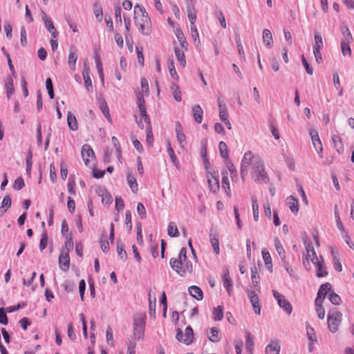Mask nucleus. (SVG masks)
<instances>
[{"instance_id": "f257e3e1", "label": "nucleus", "mask_w": 354, "mask_h": 354, "mask_svg": "<svg viewBox=\"0 0 354 354\" xmlns=\"http://www.w3.org/2000/svg\"><path fill=\"white\" fill-rule=\"evenodd\" d=\"M169 263L171 268L182 277L191 274L193 271V266L188 259L185 248H181L178 258H171Z\"/></svg>"}, {"instance_id": "f03ea898", "label": "nucleus", "mask_w": 354, "mask_h": 354, "mask_svg": "<svg viewBox=\"0 0 354 354\" xmlns=\"http://www.w3.org/2000/svg\"><path fill=\"white\" fill-rule=\"evenodd\" d=\"M134 21L142 35H149L151 33V19L145 8L138 4L134 6Z\"/></svg>"}, {"instance_id": "7ed1b4c3", "label": "nucleus", "mask_w": 354, "mask_h": 354, "mask_svg": "<svg viewBox=\"0 0 354 354\" xmlns=\"http://www.w3.org/2000/svg\"><path fill=\"white\" fill-rule=\"evenodd\" d=\"M251 176L258 183H267L269 180L263 161L260 158H257L253 167H252Z\"/></svg>"}, {"instance_id": "20e7f679", "label": "nucleus", "mask_w": 354, "mask_h": 354, "mask_svg": "<svg viewBox=\"0 0 354 354\" xmlns=\"http://www.w3.org/2000/svg\"><path fill=\"white\" fill-rule=\"evenodd\" d=\"M304 245L306 248V253L303 256V264L306 269L310 270L311 268L310 262L313 263L318 261L316 252L312 243L308 240H304Z\"/></svg>"}, {"instance_id": "39448f33", "label": "nucleus", "mask_w": 354, "mask_h": 354, "mask_svg": "<svg viewBox=\"0 0 354 354\" xmlns=\"http://www.w3.org/2000/svg\"><path fill=\"white\" fill-rule=\"evenodd\" d=\"M257 158V157H255L250 151H248L244 153L241 163V175L242 179H244L245 176H247L250 166L253 167Z\"/></svg>"}, {"instance_id": "423d86ee", "label": "nucleus", "mask_w": 354, "mask_h": 354, "mask_svg": "<svg viewBox=\"0 0 354 354\" xmlns=\"http://www.w3.org/2000/svg\"><path fill=\"white\" fill-rule=\"evenodd\" d=\"M145 315H140L134 319L133 336L135 339H140L145 336Z\"/></svg>"}, {"instance_id": "0eeeda50", "label": "nucleus", "mask_w": 354, "mask_h": 354, "mask_svg": "<svg viewBox=\"0 0 354 354\" xmlns=\"http://www.w3.org/2000/svg\"><path fill=\"white\" fill-rule=\"evenodd\" d=\"M81 153L85 165L92 167L95 161V156L91 147L87 144L84 145L82 147Z\"/></svg>"}, {"instance_id": "6e6552de", "label": "nucleus", "mask_w": 354, "mask_h": 354, "mask_svg": "<svg viewBox=\"0 0 354 354\" xmlns=\"http://www.w3.org/2000/svg\"><path fill=\"white\" fill-rule=\"evenodd\" d=\"M342 313L339 311L333 312L328 315V326L332 333H335L342 321Z\"/></svg>"}, {"instance_id": "1a4fd4ad", "label": "nucleus", "mask_w": 354, "mask_h": 354, "mask_svg": "<svg viewBox=\"0 0 354 354\" xmlns=\"http://www.w3.org/2000/svg\"><path fill=\"white\" fill-rule=\"evenodd\" d=\"M176 339L187 345L190 344L193 342L194 340V332L191 326H187L185 328V333H183L182 331L178 328L177 330L176 333Z\"/></svg>"}, {"instance_id": "9d476101", "label": "nucleus", "mask_w": 354, "mask_h": 354, "mask_svg": "<svg viewBox=\"0 0 354 354\" xmlns=\"http://www.w3.org/2000/svg\"><path fill=\"white\" fill-rule=\"evenodd\" d=\"M207 178L209 191L214 194H216L220 189L218 174L215 171H208Z\"/></svg>"}, {"instance_id": "9b49d317", "label": "nucleus", "mask_w": 354, "mask_h": 354, "mask_svg": "<svg viewBox=\"0 0 354 354\" xmlns=\"http://www.w3.org/2000/svg\"><path fill=\"white\" fill-rule=\"evenodd\" d=\"M273 296L277 301L279 306L283 309V310L290 315L292 313V307L290 303L285 298V297L278 292L277 290H272Z\"/></svg>"}, {"instance_id": "f8f14e48", "label": "nucleus", "mask_w": 354, "mask_h": 354, "mask_svg": "<svg viewBox=\"0 0 354 354\" xmlns=\"http://www.w3.org/2000/svg\"><path fill=\"white\" fill-rule=\"evenodd\" d=\"M309 134L312 140V143L316 151L318 153L320 158L323 157V145L319 138V133L317 130L310 129L309 130Z\"/></svg>"}, {"instance_id": "ddd939ff", "label": "nucleus", "mask_w": 354, "mask_h": 354, "mask_svg": "<svg viewBox=\"0 0 354 354\" xmlns=\"http://www.w3.org/2000/svg\"><path fill=\"white\" fill-rule=\"evenodd\" d=\"M41 17L48 32L51 34L52 37L54 39H57L59 33L55 27L54 26L51 19L48 17L44 12H42Z\"/></svg>"}, {"instance_id": "4468645a", "label": "nucleus", "mask_w": 354, "mask_h": 354, "mask_svg": "<svg viewBox=\"0 0 354 354\" xmlns=\"http://www.w3.org/2000/svg\"><path fill=\"white\" fill-rule=\"evenodd\" d=\"M59 266L62 270L66 272L69 269L70 257L68 250L62 251L59 257Z\"/></svg>"}, {"instance_id": "2eb2a0df", "label": "nucleus", "mask_w": 354, "mask_h": 354, "mask_svg": "<svg viewBox=\"0 0 354 354\" xmlns=\"http://www.w3.org/2000/svg\"><path fill=\"white\" fill-rule=\"evenodd\" d=\"M248 295L254 313L259 315L261 313V305L257 295L254 291H250Z\"/></svg>"}, {"instance_id": "dca6fc26", "label": "nucleus", "mask_w": 354, "mask_h": 354, "mask_svg": "<svg viewBox=\"0 0 354 354\" xmlns=\"http://www.w3.org/2000/svg\"><path fill=\"white\" fill-rule=\"evenodd\" d=\"M82 77L84 82L85 86L88 92H93L92 81L90 77L89 68L85 64L82 70Z\"/></svg>"}, {"instance_id": "f3484780", "label": "nucleus", "mask_w": 354, "mask_h": 354, "mask_svg": "<svg viewBox=\"0 0 354 354\" xmlns=\"http://www.w3.org/2000/svg\"><path fill=\"white\" fill-rule=\"evenodd\" d=\"M187 50V46L185 48H183L182 46L176 47L174 48V53L176 57L179 62V64L185 68L186 66V59L185 55V51Z\"/></svg>"}, {"instance_id": "a211bd4d", "label": "nucleus", "mask_w": 354, "mask_h": 354, "mask_svg": "<svg viewBox=\"0 0 354 354\" xmlns=\"http://www.w3.org/2000/svg\"><path fill=\"white\" fill-rule=\"evenodd\" d=\"M138 106L140 112V115L145 122H148L149 118L147 114V109L145 106V101L143 96L141 95H138Z\"/></svg>"}, {"instance_id": "6ab92c4d", "label": "nucleus", "mask_w": 354, "mask_h": 354, "mask_svg": "<svg viewBox=\"0 0 354 354\" xmlns=\"http://www.w3.org/2000/svg\"><path fill=\"white\" fill-rule=\"evenodd\" d=\"M175 130H176L177 140H178L179 145H180L181 148L183 149L185 147V146L186 145L187 142H186L185 135L183 133V129L182 125L178 122L176 124Z\"/></svg>"}, {"instance_id": "aec40b11", "label": "nucleus", "mask_w": 354, "mask_h": 354, "mask_svg": "<svg viewBox=\"0 0 354 354\" xmlns=\"http://www.w3.org/2000/svg\"><path fill=\"white\" fill-rule=\"evenodd\" d=\"M286 203L293 214H297L298 213L299 205L298 200L295 197L292 196H288L286 198Z\"/></svg>"}, {"instance_id": "412c9836", "label": "nucleus", "mask_w": 354, "mask_h": 354, "mask_svg": "<svg viewBox=\"0 0 354 354\" xmlns=\"http://www.w3.org/2000/svg\"><path fill=\"white\" fill-rule=\"evenodd\" d=\"M5 88L6 90L7 98L10 100L15 93L13 80L10 76H7L5 79Z\"/></svg>"}, {"instance_id": "4be33fe9", "label": "nucleus", "mask_w": 354, "mask_h": 354, "mask_svg": "<svg viewBox=\"0 0 354 354\" xmlns=\"http://www.w3.org/2000/svg\"><path fill=\"white\" fill-rule=\"evenodd\" d=\"M127 180L129 186L130 187L131 191L136 194L138 190V185L137 183V180L134 175L132 174L131 171H128L127 176Z\"/></svg>"}, {"instance_id": "5701e85b", "label": "nucleus", "mask_w": 354, "mask_h": 354, "mask_svg": "<svg viewBox=\"0 0 354 354\" xmlns=\"http://www.w3.org/2000/svg\"><path fill=\"white\" fill-rule=\"evenodd\" d=\"M222 175V187L226 194L230 197L231 196V189L230 186V180L228 178L227 171L223 170L221 172Z\"/></svg>"}, {"instance_id": "b1692460", "label": "nucleus", "mask_w": 354, "mask_h": 354, "mask_svg": "<svg viewBox=\"0 0 354 354\" xmlns=\"http://www.w3.org/2000/svg\"><path fill=\"white\" fill-rule=\"evenodd\" d=\"M218 103L221 120H227V118H229V115L225 103L220 97L218 99Z\"/></svg>"}, {"instance_id": "393cba45", "label": "nucleus", "mask_w": 354, "mask_h": 354, "mask_svg": "<svg viewBox=\"0 0 354 354\" xmlns=\"http://www.w3.org/2000/svg\"><path fill=\"white\" fill-rule=\"evenodd\" d=\"M203 111L200 105H195L192 107V115L194 120L198 123L201 124L203 121Z\"/></svg>"}, {"instance_id": "a878e982", "label": "nucleus", "mask_w": 354, "mask_h": 354, "mask_svg": "<svg viewBox=\"0 0 354 354\" xmlns=\"http://www.w3.org/2000/svg\"><path fill=\"white\" fill-rule=\"evenodd\" d=\"M316 267L317 276L318 277H324L328 274V272L326 270V268L324 264L323 261H317L314 263Z\"/></svg>"}, {"instance_id": "bb28decb", "label": "nucleus", "mask_w": 354, "mask_h": 354, "mask_svg": "<svg viewBox=\"0 0 354 354\" xmlns=\"http://www.w3.org/2000/svg\"><path fill=\"white\" fill-rule=\"evenodd\" d=\"M280 348L281 347L279 342L272 341L266 347V353L279 354Z\"/></svg>"}, {"instance_id": "cd10ccee", "label": "nucleus", "mask_w": 354, "mask_h": 354, "mask_svg": "<svg viewBox=\"0 0 354 354\" xmlns=\"http://www.w3.org/2000/svg\"><path fill=\"white\" fill-rule=\"evenodd\" d=\"M189 292L194 298L198 301H201L203 298V293L202 290L196 286H190L189 288Z\"/></svg>"}, {"instance_id": "c85d7f7f", "label": "nucleus", "mask_w": 354, "mask_h": 354, "mask_svg": "<svg viewBox=\"0 0 354 354\" xmlns=\"http://www.w3.org/2000/svg\"><path fill=\"white\" fill-rule=\"evenodd\" d=\"M223 286L227 290L228 295H231L232 291V280L229 274V272L227 271L223 276Z\"/></svg>"}, {"instance_id": "c756f323", "label": "nucleus", "mask_w": 354, "mask_h": 354, "mask_svg": "<svg viewBox=\"0 0 354 354\" xmlns=\"http://www.w3.org/2000/svg\"><path fill=\"white\" fill-rule=\"evenodd\" d=\"M263 41L265 45L270 48L272 44V35L268 29H264L263 31Z\"/></svg>"}, {"instance_id": "7c9ffc66", "label": "nucleus", "mask_w": 354, "mask_h": 354, "mask_svg": "<svg viewBox=\"0 0 354 354\" xmlns=\"http://www.w3.org/2000/svg\"><path fill=\"white\" fill-rule=\"evenodd\" d=\"M67 122L69 128L72 131H76L78 129L77 121L75 116L71 112L67 115Z\"/></svg>"}, {"instance_id": "2f4dec72", "label": "nucleus", "mask_w": 354, "mask_h": 354, "mask_svg": "<svg viewBox=\"0 0 354 354\" xmlns=\"http://www.w3.org/2000/svg\"><path fill=\"white\" fill-rule=\"evenodd\" d=\"M262 256L267 268L272 272V258L269 252L266 249L262 250Z\"/></svg>"}, {"instance_id": "473e14b6", "label": "nucleus", "mask_w": 354, "mask_h": 354, "mask_svg": "<svg viewBox=\"0 0 354 354\" xmlns=\"http://www.w3.org/2000/svg\"><path fill=\"white\" fill-rule=\"evenodd\" d=\"M167 151L174 165L176 167H178V165H179L178 160L176 156L174 151L171 147V144L169 140L167 142Z\"/></svg>"}, {"instance_id": "72a5a7b5", "label": "nucleus", "mask_w": 354, "mask_h": 354, "mask_svg": "<svg viewBox=\"0 0 354 354\" xmlns=\"http://www.w3.org/2000/svg\"><path fill=\"white\" fill-rule=\"evenodd\" d=\"M250 271H251V279H252V281L253 284L255 286H259V284L260 282V277L258 274L257 268L256 267L255 265H254L252 267H251Z\"/></svg>"}, {"instance_id": "f704fd0d", "label": "nucleus", "mask_w": 354, "mask_h": 354, "mask_svg": "<svg viewBox=\"0 0 354 354\" xmlns=\"http://www.w3.org/2000/svg\"><path fill=\"white\" fill-rule=\"evenodd\" d=\"M167 233L171 237H177L179 235L178 227L174 222H170L169 223Z\"/></svg>"}, {"instance_id": "c9c22d12", "label": "nucleus", "mask_w": 354, "mask_h": 354, "mask_svg": "<svg viewBox=\"0 0 354 354\" xmlns=\"http://www.w3.org/2000/svg\"><path fill=\"white\" fill-rule=\"evenodd\" d=\"M252 207L254 219L255 221H258L259 219V206L257 199L255 198H252Z\"/></svg>"}, {"instance_id": "e433bc0d", "label": "nucleus", "mask_w": 354, "mask_h": 354, "mask_svg": "<svg viewBox=\"0 0 354 354\" xmlns=\"http://www.w3.org/2000/svg\"><path fill=\"white\" fill-rule=\"evenodd\" d=\"M209 339L212 342H218L220 341L221 337L219 336V330L214 327L210 329V332L208 334Z\"/></svg>"}, {"instance_id": "4c0bfd02", "label": "nucleus", "mask_w": 354, "mask_h": 354, "mask_svg": "<svg viewBox=\"0 0 354 354\" xmlns=\"http://www.w3.org/2000/svg\"><path fill=\"white\" fill-rule=\"evenodd\" d=\"M218 149H219L221 156L226 160H228L229 153H228V149H227V146L226 143L223 141H221L218 144Z\"/></svg>"}, {"instance_id": "58836bf2", "label": "nucleus", "mask_w": 354, "mask_h": 354, "mask_svg": "<svg viewBox=\"0 0 354 354\" xmlns=\"http://www.w3.org/2000/svg\"><path fill=\"white\" fill-rule=\"evenodd\" d=\"M167 65H168V69H169L171 77L174 80H178L179 77L176 71L175 66H174V62L173 61V59H169L168 60Z\"/></svg>"}, {"instance_id": "ea45409f", "label": "nucleus", "mask_w": 354, "mask_h": 354, "mask_svg": "<svg viewBox=\"0 0 354 354\" xmlns=\"http://www.w3.org/2000/svg\"><path fill=\"white\" fill-rule=\"evenodd\" d=\"M173 97L177 102H180L182 100L181 91L179 86L176 84H172L171 86Z\"/></svg>"}, {"instance_id": "a19ab883", "label": "nucleus", "mask_w": 354, "mask_h": 354, "mask_svg": "<svg viewBox=\"0 0 354 354\" xmlns=\"http://www.w3.org/2000/svg\"><path fill=\"white\" fill-rule=\"evenodd\" d=\"M223 317V307L218 306L213 310V319L215 321H221Z\"/></svg>"}, {"instance_id": "79ce46f5", "label": "nucleus", "mask_w": 354, "mask_h": 354, "mask_svg": "<svg viewBox=\"0 0 354 354\" xmlns=\"http://www.w3.org/2000/svg\"><path fill=\"white\" fill-rule=\"evenodd\" d=\"M342 33L344 36V42H352L353 41V36L350 32L348 26H344L341 28Z\"/></svg>"}, {"instance_id": "37998d69", "label": "nucleus", "mask_w": 354, "mask_h": 354, "mask_svg": "<svg viewBox=\"0 0 354 354\" xmlns=\"http://www.w3.org/2000/svg\"><path fill=\"white\" fill-rule=\"evenodd\" d=\"M306 333L308 339L312 342H317V336L314 328L309 324L306 325Z\"/></svg>"}, {"instance_id": "c03bdc74", "label": "nucleus", "mask_w": 354, "mask_h": 354, "mask_svg": "<svg viewBox=\"0 0 354 354\" xmlns=\"http://www.w3.org/2000/svg\"><path fill=\"white\" fill-rule=\"evenodd\" d=\"M77 59V56L75 50L71 49L68 55V65L72 68V69H75V66Z\"/></svg>"}, {"instance_id": "a18cd8bd", "label": "nucleus", "mask_w": 354, "mask_h": 354, "mask_svg": "<svg viewBox=\"0 0 354 354\" xmlns=\"http://www.w3.org/2000/svg\"><path fill=\"white\" fill-rule=\"evenodd\" d=\"M331 288H332V286L330 283H324L320 286L317 295L323 297V298H325L327 293L330 290Z\"/></svg>"}, {"instance_id": "49530a36", "label": "nucleus", "mask_w": 354, "mask_h": 354, "mask_svg": "<svg viewBox=\"0 0 354 354\" xmlns=\"http://www.w3.org/2000/svg\"><path fill=\"white\" fill-rule=\"evenodd\" d=\"M117 252L122 260H126L127 257V252L124 248V245L120 241H117Z\"/></svg>"}, {"instance_id": "de8ad7c7", "label": "nucleus", "mask_w": 354, "mask_h": 354, "mask_svg": "<svg viewBox=\"0 0 354 354\" xmlns=\"http://www.w3.org/2000/svg\"><path fill=\"white\" fill-rule=\"evenodd\" d=\"M101 249L104 252H106L109 250V243L106 234H102L100 240Z\"/></svg>"}, {"instance_id": "09e8293b", "label": "nucleus", "mask_w": 354, "mask_h": 354, "mask_svg": "<svg viewBox=\"0 0 354 354\" xmlns=\"http://www.w3.org/2000/svg\"><path fill=\"white\" fill-rule=\"evenodd\" d=\"M274 247H275V249H276L277 253L279 254V255L281 258H284L285 257V250H284L283 245H282L281 241H279V239H274Z\"/></svg>"}, {"instance_id": "8fccbe9b", "label": "nucleus", "mask_w": 354, "mask_h": 354, "mask_svg": "<svg viewBox=\"0 0 354 354\" xmlns=\"http://www.w3.org/2000/svg\"><path fill=\"white\" fill-rule=\"evenodd\" d=\"M323 47V40L321 35L316 34L315 35V44L313 45V50H321Z\"/></svg>"}, {"instance_id": "3c124183", "label": "nucleus", "mask_w": 354, "mask_h": 354, "mask_svg": "<svg viewBox=\"0 0 354 354\" xmlns=\"http://www.w3.org/2000/svg\"><path fill=\"white\" fill-rule=\"evenodd\" d=\"M11 206V198L9 196H4L1 207H0V212H5L8 208Z\"/></svg>"}, {"instance_id": "603ef678", "label": "nucleus", "mask_w": 354, "mask_h": 354, "mask_svg": "<svg viewBox=\"0 0 354 354\" xmlns=\"http://www.w3.org/2000/svg\"><path fill=\"white\" fill-rule=\"evenodd\" d=\"M332 140L334 147L337 149V151H339V150L343 149L342 139L338 135H333L332 136Z\"/></svg>"}, {"instance_id": "864d4df0", "label": "nucleus", "mask_w": 354, "mask_h": 354, "mask_svg": "<svg viewBox=\"0 0 354 354\" xmlns=\"http://www.w3.org/2000/svg\"><path fill=\"white\" fill-rule=\"evenodd\" d=\"M210 243L212 245V247L214 250V252L216 253V254H220V248H219V240L218 238L216 236L212 237L210 239Z\"/></svg>"}, {"instance_id": "5fc2aeb1", "label": "nucleus", "mask_w": 354, "mask_h": 354, "mask_svg": "<svg viewBox=\"0 0 354 354\" xmlns=\"http://www.w3.org/2000/svg\"><path fill=\"white\" fill-rule=\"evenodd\" d=\"M328 299L334 305H339L342 302L341 297L334 292L329 294Z\"/></svg>"}, {"instance_id": "6e6d98bb", "label": "nucleus", "mask_w": 354, "mask_h": 354, "mask_svg": "<svg viewBox=\"0 0 354 354\" xmlns=\"http://www.w3.org/2000/svg\"><path fill=\"white\" fill-rule=\"evenodd\" d=\"M191 35L194 43L200 44L199 34L196 25H191Z\"/></svg>"}, {"instance_id": "4d7b16f0", "label": "nucleus", "mask_w": 354, "mask_h": 354, "mask_svg": "<svg viewBox=\"0 0 354 354\" xmlns=\"http://www.w3.org/2000/svg\"><path fill=\"white\" fill-rule=\"evenodd\" d=\"M350 43L351 42H344V41H342V43H341L342 53L343 55H344V56H346V55L351 56V55Z\"/></svg>"}, {"instance_id": "13d9d810", "label": "nucleus", "mask_w": 354, "mask_h": 354, "mask_svg": "<svg viewBox=\"0 0 354 354\" xmlns=\"http://www.w3.org/2000/svg\"><path fill=\"white\" fill-rule=\"evenodd\" d=\"M332 256L333 259L334 268L335 270L341 272L342 270V264L340 263L339 259L337 258V253L334 250H332Z\"/></svg>"}, {"instance_id": "bf43d9fd", "label": "nucleus", "mask_w": 354, "mask_h": 354, "mask_svg": "<svg viewBox=\"0 0 354 354\" xmlns=\"http://www.w3.org/2000/svg\"><path fill=\"white\" fill-rule=\"evenodd\" d=\"M100 106V109H101L102 112L103 113L104 115L105 116V118L108 120H111V115L109 113V109L108 105L106 103V102H104V101L101 102Z\"/></svg>"}, {"instance_id": "052dcab7", "label": "nucleus", "mask_w": 354, "mask_h": 354, "mask_svg": "<svg viewBox=\"0 0 354 354\" xmlns=\"http://www.w3.org/2000/svg\"><path fill=\"white\" fill-rule=\"evenodd\" d=\"M176 35L180 44V46H182L183 48H185V46H187V44L183 32L180 30H177L176 32Z\"/></svg>"}, {"instance_id": "680f3d73", "label": "nucleus", "mask_w": 354, "mask_h": 354, "mask_svg": "<svg viewBox=\"0 0 354 354\" xmlns=\"http://www.w3.org/2000/svg\"><path fill=\"white\" fill-rule=\"evenodd\" d=\"M146 123V128H147V142H149L150 145H151L153 142V135H152V131L150 124V120H149L148 122Z\"/></svg>"}, {"instance_id": "e2e57ef3", "label": "nucleus", "mask_w": 354, "mask_h": 354, "mask_svg": "<svg viewBox=\"0 0 354 354\" xmlns=\"http://www.w3.org/2000/svg\"><path fill=\"white\" fill-rule=\"evenodd\" d=\"M94 15L97 21L101 22L103 18V11L100 6H95Z\"/></svg>"}, {"instance_id": "0e129e2a", "label": "nucleus", "mask_w": 354, "mask_h": 354, "mask_svg": "<svg viewBox=\"0 0 354 354\" xmlns=\"http://www.w3.org/2000/svg\"><path fill=\"white\" fill-rule=\"evenodd\" d=\"M125 223L126 227L129 231L132 229L131 213L130 210H127L125 213Z\"/></svg>"}, {"instance_id": "69168bd1", "label": "nucleus", "mask_w": 354, "mask_h": 354, "mask_svg": "<svg viewBox=\"0 0 354 354\" xmlns=\"http://www.w3.org/2000/svg\"><path fill=\"white\" fill-rule=\"evenodd\" d=\"M335 221H336V223H337V227L342 232H343V233L346 232L345 230H344V225H343L342 222L341 221L339 213L336 209L335 210Z\"/></svg>"}, {"instance_id": "338daca9", "label": "nucleus", "mask_w": 354, "mask_h": 354, "mask_svg": "<svg viewBox=\"0 0 354 354\" xmlns=\"http://www.w3.org/2000/svg\"><path fill=\"white\" fill-rule=\"evenodd\" d=\"M137 212L142 218H145L147 216V212L144 205L141 203H138L137 205Z\"/></svg>"}, {"instance_id": "774afa93", "label": "nucleus", "mask_w": 354, "mask_h": 354, "mask_svg": "<svg viewBox=\"0 0 354 354\" xmlns=\"http://www.w3.org/2000/svg\"><path fill=\"white\" fill-rule=\"evenodd\" d=\"M24 181L21 177L17 178L14 183L13 188L17 190H20L24 187Z\"/></svg>"}]
</instances>
